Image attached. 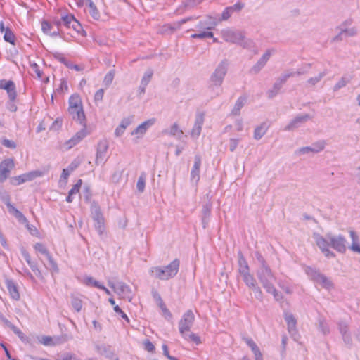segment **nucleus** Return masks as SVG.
Instances as JSON below:
<instances>
[{
	"mask_svg": "<svg viewBox=\"0 0 360 360\" xmlns=\"http://www.w3.org/2000/svg\"><path fill=\"white\" fill-rule=\"evenodd\" d=\"M86 1V4L89 6V13L91 15V17L95 20H98L100 18V13L92 1V0H85Z\"/></svg>",
	"mask_w": 360,
	"mask_h": 360,
	"instance_id": "e433bc0d",
	"label": "nucleus"
},
{
	"mask_svg": "<svg viewBox=\"0 0 360 360\" xmlns=\"http://www.w3.org/2000/svg\"><path fill=\"white\" fill-rule=\"evenodd\" d=\"M284 319L288 325V330L290 335L294 338V340H297L298 337V333L296 328L297 321L294 316L290 312L284 313Z\"/></svg>",
	"mask_w": 360,
	"mask_h": 360,
	"instance_id": "6ab92c4d",
	"label": "nucleus"
},
{
	"mask_svg": "<svg viewBox=\"0 0 360 360\" xmlns=\"http://www.w3.org/2000/svg\"><path fill=\"white\" fill-rule=\"evenodd\" d=\"M70 28H72L77 32H79L80 30L82 29L80 23L75 19V17L73 18V20L72 21Z\"/></svg>",
	"mask_w": 360,
	"mask_h": 360,
	"instance_id": "338daca9",
	"label": "nucleus"
},
{
	"mask_svg": "<svg viewBox=\"0 0 360 360\" xmlns=\"http://www.w3.org/2000/svg\"><path fill=\"white\" fill-rule=\"evenodd\" d=\"M31 70L33 73L36 74L38 78H41L42 76V72L39 69V67L36 63L31 65Z\"/></svg>",
	"mask_w": 360,
	"mask_h": 360,
	"instance_id": "0e129e2a",
	"label": "nucleus"
},
{
	"mask_svg": "<svg viewBox=\"0 0 360 360\" xmlns=\"http://www.w3.org/2000/svg\"><path fill=\"white\" fill-rule=\"evenodd\" d=\"M155 123V118H151L146 121H144L131 132V135L136 136V137L139 139L143 138V136L145 135L148 129L152 126H153Z\"/></svg>",
	"mask_w": 360,
	"mask_h": 360,
	"instance_id": "a211bd4d",
	"label": "nucleus"
},
{
	"mask_svg": "<svg viewBox=\"0 0 360 360\" xmlns=\"http://www.w3.org/2000/svg\"><path fill=\"white\" fill-rule=\"evenodd\" d=\"M4 34V39L9 42L10 44L14 45L15 41V37L13 34V32L11 31V30L9 27H6V30L3 33Z\"/></svg>",
	"mask_w": 360,
	"mask_h": 360,
	"instance_id": "ea45409f",
	"label": "nucleus"
},
{
	"mask_svg": "<svg viewBox=\"0 0 360 360\" xmlns=\"http://www.w3.org/2000/svg\"><path fill=\"white\" fill-rule=\"evenodd\" d=\"M41 29L45 34L50 35L51 30L53 29V25L46 21H44L41 23Z\"/></svg>",
	"mask_w": 360,
	"mask_h": 360,
	"instance_id": "6e6d98bb",
	"label": "nucleus"
},
{
	"mask_svg": "<svg viewBox=\"0 0 360 360\" xmlns=\"http://www.w3.org/2000/svg\"><path fill=\"white\" fill-rule=\"evenodd\" d=\"M257 276L262 287L268 293L273 295L276 301L283 298L281 293L278 292L274 286V282L276 281V276L269 266L259 268L257 271Z\"/></svg>",
	"mask_w": 360,
	"mask_h": 360,
	"instance_id": "7ed1b4c3",
	"label": "nucleus"
},
{
	"mask_svg": "<svg viewBox=\"0 0 360 360\" xmlns=\"http://www.w3.org/2000/svg\"><path fill=\"white\" fill-rule=\"evenodd\" d=\"M221 37L225 41L232 44H242L245 39L243 32L231 29L221 30Z\"/></svg>",
	"mask_w": 360,
	"mask_h": 360,
	"instance_id": "9b49d317",
	"label": "nucleus"
},
{
	"mask_svg": "<svg viewBox=\"0 0 360 360\" xmlns=\"http://www.w3.org/2000/svg\"><path fill=\"white\" fill-rule=\"evenodd\" d=\"M338 325L344 343L349 348H351L352 347V338L348 324L344 321H340Z\"/></svg>",
	"mask_w": 360,
	"mask_h": 360,
	"instance_id": "dca6fc26",
	"label": "nucleus"
},
{
	"mask_svg": "<svg viewBox=\"0 0 360 360\" xmlns=\"http://www.w3.org/2000/svg\"><path fill=\"white\" fill-rule=\"evenodd\" d=\"M6 323L15 334H16L22 340H24V334L18 327L15 326L7 320L6 321Z\"/></svg>",
	"mask_w": 360,
	"mask_h": 360,
	"instance_id": "c03bdc74",
	"label": "nucleus"
},
{
	"mask_svg": "<svg viewBox=\"0 0 360 360\" xmlns=\"http://www.w3.org/2000/svg\"><path fill=\"white\" fill-rule=\"evenodd\" d=\"M42 174L43 173L41 171H32L30 172L25 173L22 175L11 178L10 182L11 184L17 186L25 182L32 181L37 177L41 176Z\"/></svg>",
	"mask_w": 360,
	"mask_h": 360,
	"instance_id": "f8f14e48",
	"label": "nucleus"
},
{
	"mask_svg": "<svg viewBox=\"0 0 360 360\" xmlns=\"http://www.w3.org/2000/svg\"><path fill=\"white\" fill-rule=\"evenodd\" d=\"M179 266V259H175L167 266L152 267L150 272L152 276L155 278L167 281L174 278L178 274Z\"/></svg>",
	"mask_w": 360,
	"mask_h": 360,
	"instance_id": "39448f33",
	"label": "nucleus"
},
{
	"mask_svg": "<svg viewBox=\"0 0 360 360\" xmlns=\"http://www.w3.org/2000/svg\"><path fill=\"white\" fill-rule=\"evenodd\" d=\"M108 149V145L106 141H100L98 143L96 155V164L103 165L107 160V152Z\"/></svg>",
	"mask_w": 360,
	"mask_h": 360,
	"instance_id": "f3484780",
	"label": "nucleus"
},
{
	"mask_svg": "<svg viewBox=\"0 0 360 360\" xmlns=\"http://www.w3.org/2000/svg\"><path fill=\"white\" fill-rule=\"evenodd\" d=\"M216 26V23L210 20H201L196 25L198 30L210 31Z\"/></svg>",
	"mask_w": 360,
	"mask_h": 360,
	"instance_id": "f704fd0d",
	"label": "nucleus"
},
{
	"mask_svg": "<svg viewBox=\"0 0 360 360\" xmlns=\"http://www.w3.org/2000/svg\"><path fill=\"white\" fill-rule=\"evenodd\" d=\"M1 143L4 146L11 149H15L17 146L16 143L13 141L7 139L6 138L1 139Z\"/></svg>",
	"mask_w": 360,
	"mask_h": 360,
	"instance_id": "603ef678",
	"label": "nucleus"
},
{
	"mask_svg": "<svg viewBox=\"0 0 360 360\" xmlns=\"http://www.w3.org/2000/svg\"><path fill=\"white\" fill-rule=\"evenodd\" d=\"M71 303L72 307L76 311L79 312L81 311L82 307V302L80 299L77 297H72Z\"/></svg>",
	"mask_w": 360,
	"mask_h": 360,
	"instance_id": "49530a36",
	"label": "nucleus"
},
{
	"mask_svg": "<svg viewBox=\"0 0 360 360\" xmlns=\"http://www.w3.org/2000/svg\"><path fill=\"white\" fill-rule=\"evenodd\" d=\"M47 259L49 260V264L51 266V270L53 272H57L58 271V266L56 262L53 260L51 255L49 254L46 256Z\"/></svg>",
	"mask_w": 360,
	"mask_h": 360,
	"instance_id": "13d9d810",
	"label": "nucleus"
},
{
	"mask_svg": "<svg viewBox=\"0 0 360 360\" xmlns=\"http://www.w3.org/2000/svg\"><path fill=\"white\" fill-rule=\"evenodd\" d=\"M81 185H82V180L79 179L78 181V182L75 185H74V186L70 190V191L68 193L70 194V195H73L77 194L79 191V188H80Z\"/></svg>",
	"mask_w": 360,
	"mask_h": 360,
	"instance_id": "680f3d73",
	"label": "nucleus"
},
{
	"mask_svg": "<svg viewBox=\"0 0 360 360\" xmlns=\"http://www.w3.org/2000/svg\"><path fill=\"white\" fill-rule=\"evenodd\" d=\"M201 166V158L199 155H195L194 158V165L191 172V180L197 184L200 180V168Z\"/></svg>",
	"mask_w": 360,
	"mask_h": 360,
	"instance_id": "412c9836",
	"label": "nucleus"
},
{
	"mask_svg": "<svg viewBox=\"0 0 360 360\" xmlns=\"http://www.w3.org/2000/svg\"><path fill=\"white\" fill-rule=\"evenodd\" d=\"M313 238L317 246L328 258H333L335 256V253L329 250L330 246L341 253L346 251V239L341 235L334 236L331 233H327L326 238H324L320 234L315 233L313 235Z\"/></svg>",
	"mask_w": 360,
	"mask_h": 360,
	"instance_id": "f257e3e1",
	"label": "nucleus"
},
{
	"mask_svg": "<svg viewBox=\"0 0 360 360\" xmlns=\"http://www.w3.org/2000/svg\"><path fill=\"white\" fill-rule=\"evenodd\" d=\"M82 282L87 286H94L97 288L101 285L98 281H96L93 277L86 276L83 278Z\"/></svg>",
	"mask_w": 360,
	"mask_h": 360,
	"instance_id": "a19ab883",
	"label": "nucleus"
},
{
	"mask_svg": "<svg viewBox=\"0 0 360 360\" xmlns=\"http://www.w3.org/2000/svg\"><path fill=\"white\" fill-rule=\"evenodd\" d=\"M311 117L308 114H301L296 116L293 120H292L288 125H286L284 128L285 131H292L294 130L309 120Z\"/></svg>",
	"mask_w": 360,
	"mask_h": 360,
	"instance_id": "2eb2a0df",
	"label": "nucleus"
},
{
	"mask_svg": "<svg viewBox=\"0 0 360 360\" xmlns=\"http://www.w3.org/2000/svg\"><path fill=\"white\" fill-rule=\"evenodd\" d=\"M268 128L269 126L265 122L257 127L254 131V139L259 140L266 133Z\"/></svg>",
	"mask_w": 360,
	"mask_h": 360,
	"instance_id": "473e14b6",
	"label": "nucleus"
},
{
	"mask_svg": "<svg viewBox=\"0 0 360 360\" xmlns=\"http://www.w3.org/2000/svg\"><path fill=\"white\" fill-rule=\"evenodd\" d=\"M348 80H347L345 77H342L333 86V91H337L339 89L345 87L348 83Z\"/></svg>",
	"mask_w": 360,
	"mask_h": 360,
	"instance_id": "8fccbe9b",
	"label": "nucleus"
},
{
	"mask_svg": "<svg viewBox=\"0 0 360 360\" xmlns=\"http://www.w3.org/2000/svg\"><path fill=\"white\" fill-rule=\"evenodd\" d=\"M311 147L312 149H314V153H318L324 149L325 143L323 141H320L314 144Z\"/></svg>",
	"mask_w": 360,
	"mask_h": 360,
	"instance_id": "4d7b16f0",
	"label": "nucleus"
},
{
	"mask_svg": "<svg viewBox=\"0 0 360 360\" xmlns=\"http://www.w3.org/2000/svg\"><path fill=\"white\" fill-rule=\"evenodd\" d=\"M357 34V29L354 27L351 28H343L340 29V32L338 35L333 38V41H339L342 40L345 37H354Z\"/></svg>",
	"mask_w": 360,
	"mask_h": 360,
	"instance_id": "5701e85b",
	"label": "nucleus"
},
{
	"mask_svg": "<svg viewBox=\"0 0 360 360\" xmlns=\"http://www.w3.org/2000/svg\"><path fill=\"white\" fill-rule=\"evenodd\" d=\"M246 98L245 97H239L236 101L235 105L231 111L233 115H238L240 114L241 108L245 105Z\"/></svg>",
	"mask_w": 360,
	"mask_h": 360,
	"instance_id": "c9c22d12",
	"label": "nucleus"
},
{
	"mask_svg": "<svg viewBox=\"0 0 360 360\" xmlns=\"http://www.w3.org/2000/svg\"><path fill=\"white\" fill-rule=\"evenodd\" d=\"M198 33H195L191 35L193 39H205L213 38L214 34L210 31L199 30Z\"/></svg>",
	"mask_w": 360,
	"mask_h": 360,
	"instance_id": "58836bf2",
	"label": "nucleus"
},
{
	"mask_svg": "<svg viewBox=\"0 0 360 360\" xmlns=\"http://www.w3.org/2000/svg\"><path fill=\"white\" fill-rule=\"evenodd\" d=\"M83 127L72 136L69 140L60 143V149L68 150L79 143L87 135L88 131L86 124H81Z\"/></svg>",
	"mask_w": 360,
	"mask_h": 360,
	"instance_id": "1a4fd4ad",
	"label": "nucleus"
},
{
	"mask_svg": "<svg viewBox=\"0 0 360 360\" xmlns=\"http://www.w3.org/2000/svg\"><path fill=\"white\" fill-rule=\"evenodd\" d=\"M96 351L101 355L105 356L106 358L117 360V357L115 355L111 348L108 346L101 345L96 346Z\"/></svg>",
	"mask_w": 360,
	"mask_h": 360,
	"instance_id": "bb28decb",
	"label": "nucleus"
},
{
	"mask_svg": "<svg viewBox=\"0 0 360 360\" xmlns=\"http://www.w3.org/2000/svg\"><path fill=\"white\" fill-rule=\"evenodd\" d=\"M164 135H168L174 137L177 140H181L184 136V132L180 129L178 124L174 123L169 129H165L162 131Z\"/></svg>",
	"mask_w": 360,
	"mask_h": 360,
	"instance_id": "4be33fe9",
	"label": "nucleus"
},
{
	"mask_svg": "<svg viewBox=\"0 0 360 360\" xmlns=\"http://www.w3.org/2000/svg\"><path fill=\"white\" fill-rule=\"evenodd\" d=\"M274 53V49H268L258 60V61L251 68L250 72L252 74H257L266 65L272 53Z\"/></svg>",
	"mask_w": 360,
	"mask_h": 360,
	"instance_id": "4468645a",
	"label": "nucleus"
},
{
	"mask_svg": "<svg viewBox=\"0 0 360 360\" xmlns=\"http://www.w3.org/2000/svg\"><path fill=\"white\" fill-rule=\"evenodd\" d=\"M92 218L95 222L94 226L99 235H101L105 230V220L100 207L95 202L91 206Z\"/></svg>",
	"mask_w": 360,
	"mask_h": 360,
	"instance_id": "9d476101",
	"label": "nucleus"
},
{
	"mask_svg": "<svg viewBox=\"0 0 360 360\" xmlns=\"http://www.w3.org/2000/svg\"><path fill=\"white\" fill-rule=\"evenodd\" d=\"M153 75V71L151 69H148L145 72L141 79V83L145 85H148L151 80Z\"/></svg>",
	"mask_w": 360,
	"mask_h": 360,
	"instance_id": "79ce46f5",
	"label": "nucleus"
},
{
	"mask_svg": "<svg viewBox=\"0 0 360 360\" xmlns=\"http://www.w3.org/2000/svg\"><path fill=\"white\" fill-rule=\"evenodd\" d=\"M114 311L117 313L118 314H120L122 318H123L124 319H125L127 323H129V319L128 318V316H127V314L119 307L118 305H116L114 307Z\"/></svg>",
	"mask_w": 360,
	"mask_h": 360,
	"instance_id": "69168bd1",
	"label": "nucleus"
},
{
	"mask_svg": "<svg viewBox=\"0 0 360 360\" xmlns=\"http://www.w3.org/2000/svg\"><path fill=\"white\" fill-rule=\"evenodd\" d=\"M34 249L42 255H44L46 257L50 254L46 247L41 243H37L34 245Z\"/></svg>",
	"mask_w": 360,
	"mask_h": 360,
	"instance_id": "864d4df0",
	"label": "nucleus"
},
{
	"mask_svg": "<svg viewBox=\"0 0 360 360\" xmlns=\"http://www.w3.org/2000/svg\"><path fill=\"white\" fill-rule=\"evenodd\" d=\"M3 89L6 91L10 101H15L17 97L16 86L12 80H6Z\"/></svg>",
	"mask_w": 360,
	"mask_h": 360,
	"instance_id": "393cba45",
	"label": "nucleus"
},
{
	"mask_svg": "<svg viewBox=\"0 0 360 360\" xmlns=\"http://www.w3.org/2000/svg\"><path fill=\"white\" fill-rule=\"evenodd\" d=\"M250 271L249 266L241 252H238V272L240 274Z\"/></svg>",
	"mask_w": 360,
	"mask_h": 360,
	"instance_id": "7c9ffc66",
	"label": "nucleus"
},
{
	"mask_svg": "<svg viewBox=\"0 0 360 360\" xmlns=\"http://www.w3.org/2000/svg\"><path fill=\"white\" fill-rule=\"evenodd\" d=\"M311 65L310 63L304 64L300 68H299L295 72V75L300 76L309 72Z\"/></svg>",
	"mask_w": 360,
	"mask_h": 360,
	"instance_id": "09e8293b",
	"label": "nucleus"
},
{
	"mask_svg": "<svg viewBox=\"0 0 360 360\" xmlns=\"http://www.w3.org/2000/svg\"><path fill=\"white\" fill-rule=\"evenodd\" d=\"M232 11L229 7H226L221 13L220 20H227L232 15Z\"/></svg>",
	"mask_w": 360,
	"mask_h": 360,
	"instance_id": "bf43d9fd",
	"label": "nucleus"
},
{
	"mask_svg": "<svg viewBox=\"0 0 360 360\" xmlns=\"http://www.w3.org/2000/svg\"><path fill=\"white\" fill-rule=\"evenodd\" d=\"M243 277V280L246 284V285L250 289L252 287H255V285L257 284L256 279L254 276L250 273V271L246 272L245 274H240Z\"/></svg>",
	"mask_w": 360,
	"mask_h": 360,
	"instance_id": "72a5a7b5",
	"label": "nucleus"
},
{
	"mask_svg": "<svg viewBox=\"0 0 360 360\" xmlns=\"http://www.w3.org/2000/svg\"><path fill=\"white\" fill-rule=\"evenodd\" d=\"M108 285L113 289L115 292L123 300H127L131 302L133 299V292L130 287L124 282L114 283L110 281H108Z\"/></svg>",
	"mask_w": 360,
	"mask_h": 360,
	"instance_id": "6e6552de",
	"label": "nucleus"
},
{
	"mask_svg": "<svg viewBox=\"0 0 360 360\" xmlns=\"http://www.w3.org/2000/svg\"><path fill=\"white\" fill-rule=\"evenodd\" d=\"M244 340L253 352L255 360H263L262 354L256 343L251 338H245Z\"/></svg>",
	"mask_w": 360,
	"mask_h": 360,
	"instance_id": "c85d7f7f",
	"label": "nucleus"
},
{
	"mask_svg": "<svg viewBox=\"0 0 360 360\" xmlns=\"http://www.w3.org/2000/svg\"><path fill=\"white\" fill-rule=\"evenodd\" d=\"M114 77H115V71L110 70L105 76L104 79H103V84L106 87H108L112 84Z\"/></svg>",
	"mask_w": 360,
	"mask_h": 360,
	"instance_id": "37998d69",
	"label": "nucleus"
},
{
	"mask_svg": "<svg viewBox=\"0 0 360 360\" xmlns=\"http://www.w3.org/2000/svg\"><path fill=\"white\" fill-rule=\"evenodd\" d=\"M255 255H256V258H257V261L260 264L259 268H263L264 266H269L267 265L264 258L262 257V255L260 253L256 252Z\"/></svg>",
	"mask_w": 360,
	"mask_h": 360,
	"instance_id": "774afa93",
	"label": "nucleus"
},
{
	"mask_svg": "<svg viewBox=\"0 0 360 360\" xmlns=\"http://www.w3.org/2000/svg\"><path fill=\"white\" fill-rule=\"evenodd\" d=\"M134 116H129L124 117L120 124V125L115 130V135L117 137L121 136L127 127H129L132 122Z\"/></svg>",
	"mask_w": 360,
	"mask_h": 360,
	"instance_id": "a878e982",
	"label": "nucleus"
},
{
	"mask_svg": "<svg viewBox=\"0 0 360 360\" xmlns=\"http://www.w3.org/2000/svg\"><path fill=\"white\" fill-rule=\"evenodd\" d=\"M0 198L6 205L11 202L10 195L6 191L0 190Z\"/></svg>",
	"mask_w": 360,
	"mask_h": 360,
	"instance_id": "5fc2aeb1",
	"label": "nucleus"
},
{
	"mask_svg": "<svg viewBox=\"0 0 360 360\" xmlns=\"http://www.w3.org/2000/svg\"><path fill=\"white\" fill-rule=\"evenodd\" d=\"M13 159L8 158L0 163V181L4 182L9 176L11 171L14 168Z\"/></svg>",
	"mask_w": 360,
	"mask_h": 360,
	"instance_id": "ddd939ff",
	"label": "nucleus"
},
{
	"mask_svg": "<svg viewBox=\"0 0 360 360\" xmlns=\"http://www.w3.org/2000/svg\"><path fill=\"white\" fill-rule=\"evenodd\" d=\"M305 271L311 280L322 288L329 290L333 287L332 281L319 271L311 267H307Z\"/></svg>",
	"mask_w": 360,
	"mask_h": 360,
	"instance_id": "0eeeda50",
	"label": "nucleus"
},
{
	"mask_svg": "<svg viewBox=\"0 0 360 360\" xmlns=\"http://www.w3.org/2000/svg\"><path fill=\"white\" fill-rule=\"evenodd\" d=\"M326 75V72L324 70L323 72H319L318 75L309 78L306 82L307 87L311 88L314 87L317 84H319L321 79Z\"/></svg>",
	"mask_w": 360,
	"mask_h": 360,
	"instance_id": "c756f323",
	"label": "nucleus"
},
{
	"mask_svg": "<svg viewBox=\"0 0 360 360\" xmlns=\"http://www.w3.org/2000/svg\"><path fill=\"white\" fill-rule=\"evenodd\" d=\"M28 265L38 278L41 279L43 278L42 274L40 269L38 268L37 264L35 262L32 261L30 263H28Z\"/></svg>",
	"mask_w": 360,
	"mask_h": 360,
	"instance_id": "a18cd8bd",
	"label": "nucleus"
},
{
	"mask_svg": "<svg viewBox=\"0 0 360 360\" xmlns=\"http://www.w3.org/2000/svg\"><path fill=\"white\" fill-rule=\"evenodd\" d=\"M146 175L144 172H142L141 175L139 176L137 183H136V188L139 192L143 193L145 189L146 186Z\"/></svg>",
	"mask_w": 360,
	"mask_h": 360,
	"instance_id": "4c0bfd02",
	"label": "nucleus"
},
{
	"mask_svg": "<svg viewBox=\"0 0 360 360\" xmlns=\"http://www.w3.org/2000/svg\"><path fill=\"white\" fill-rule=\"evenodd\" d=\"M6 285L11 298L14 300H18L20 296L17 285L15 283V282L11 279H7L6 281Z\"/></svg>",
	"mask_w": 360,
	"mask_h": 360,
	"instance_id": "cd10ccee",
	"label": "nucleus"
},
{
	"mask_svg": "<svg viewBox=\"0 0 360 360\" xmlns=\"http://www.w3.org/2000/svg\"><path fill=\"white\" fill-rule=\"evenodd\" d=\"M204 114L202 112H198L196 114L195 122L191 132V137L198 138L200 136L204 124Z\"/></svg>",
	"mask_w": 360,
	"mask_h": 360,
	"instance_id": "aec40b11",
	"label": "nucleus"
},
{
	"mask_svg": "<svg viewBox=\"0 0 360 360\" xmlns=\"http://www.w3.org/2000/svg\"><path fill=\"white\" fill-rule=\"evenodd\" d=\"M250 289L253 291V292L255 294V297L257 300L262 301L263 299V293H262L261 288L258 286V285L257 284L255 285V287H252Z\"/></svg>",
	"mask_w": 360,
	"mask_h": 360,
	"instance_id": "3c124183",
	"label": "nucleus"
},
{
	"mask_svg": "<svg viewBox=\"0 0 360 360\" xmlns=\"http://www.w3.org/2000/svg\"><path fill=\"white\" fill-rule=\"evenodd\" d=\"M39 342L45 346H55L64 342L65 340L61 337L41 336Z\"/></svg>",
	"mask_w": 360,
	"mask_h": 360,
	"instance_id": "b1692460",
	"label": "nucleus"
},
{
	"mask_svg": "<svg viewBox=\"0 0 360 360\" xmlns=\"http://www.w3.org/2000/svg\"><path fill=\"white\" fill-rule=\"evenodd\" d=\"M195 321V315L192 310L186 311L179 321V331L181 337L187 340L195 342L196 345L201 343L200 338L191 332Z\"/></svg>",
	"mask_w": 360,
	"mask_h": 360,
	"instance_id": "f03ea898",
	"label": "nucleus"
},
{
	"mask_svg": "<svg viewBox=\"0 0 360 360\" xmlns=\"http://www.w3.org/2000/svg\"><path fill=\"white\" fill-rule=\"evenodd\" d=\"M228 68V60H223L218 64L213 73L211 75L208 89L213 92L214 96H218L220 95V87L223 84Z\"/></svg>",
	"mask_w": 360,
	"mask_h": 360,
	"instance_id": "20e7f679",
	"label": "nucleus"
},
{
	"mask_svg": "<svg viewBox=\"0 0 360 360\" xmlns=\"http://www.w3.org/2000/svg\"><path fill=\"white\" fill-rule=\"evenodd\" d=\"M317 327L319 330L324 335H326L330 333V328L329 326L326 321V319L322 317L319 316L317 322Z\"/></svg>",
	"mask_w": 360,
	"mask_h": 360,
	"instance_id": "2f4dec72",
	"label": "nucleus"
},
{
	"mask_svg": "<svg viewBox=\"0 0 360 360\" xmlns=\"http://www.w3.org/2000/svg\"><path fill=\"white\" fill-rule=\"evenodd\" d=\"M240 140L238 139H231L229 141V149L231 152H233L237 148Z\"/></svg>",
	"mask_w": 360,
	"mask_h": 360,
	"instance_id": "e2e57ef3",
	"label": "nucleus"
},
{
	"mask_svg": "<svg viewBox=\"0 0 360 360\" xmlns=\"http://www.w3.org/2000/svg\"><path fill=\"white\" fill-rule=\"evenodd\" d=\"M68 104V110L72 119L80 124H86V117L80 96L77 94L71 95L69 98Z\"/></svg>",
	"mask_w": 360,
	"mask_h": 360,
	"instance_id": "423d86ee",
	"label": "nucleus"
},
{
	"mask_svg": "<svg viewBox=\"0 0 360 360\" xmlns=\"http://www.w3.org/2000/svg\"><path fill=\"white\" fill-rule=\"evenodd\" d=\"M74 16L72 15H65L61 17L63 25L70 28Z\"/></svg>",
	"mask_w": 360,
	"mask_h": 360,
	"instance_id": "de8ad7c7",
	"label": "nucleus"
},
{
	"mask_svg": "<svg viewBox=\"0 0 360 360\" xmlns=\"http://www.w3.org/2000/svg\"><path fill=\"white\" fill-rule=\"evenodd\" d=\"M244 6H245L244 4L238 1V2L236 3L235 4H233V6H231L229 7L231 8V11H232V13H233V12L240 11L244 8Z\"/></svg>",
	"mask_w": 360,
	"mask_h": 360,
	"instance_id": "052dcab7",
	"label": "nucleus"
}]
</instances>
